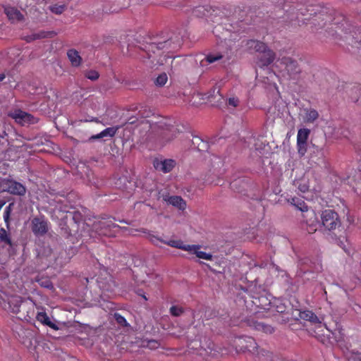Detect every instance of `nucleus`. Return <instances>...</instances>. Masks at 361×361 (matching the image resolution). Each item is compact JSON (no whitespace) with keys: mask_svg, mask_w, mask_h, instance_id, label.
Here are the masks:
<instances>
[{"mask_svg":"<svg viewBox=\"0 0 361 361\" xmlns=\"http://www.w3.org/2000/svg\"><path fill=\"white\" fill-rule=\"evenodd\" d=\"M298 152L300 155H304L307 152V142L300 143L297 142Z\"/></svg>","mask_w":361,"mask_h":361,"instance_id":"nucleus-42","label":"nucleus"},{"mask_svg":"<svg viewBox=\"0 0 361 361\" xmlns=\"http://www.w3.org/2000/svg\"><path fill=\"white\" fill-rule=\"evenodd\" d=\"M233 24H216L213 28L214 35L225 42H233L238 39V35L231 32Z\"/></svg>","mask_w":361,"mask_h":361,"instance_id":"nucleus-4","label":"nucleus"},{"mask_svg":"<svg viewBox=\"0 0 361 361\" xmlns=\"http://www.w3.org/2000/svg\"><path fill=\"white\" fill-rule=\"evenodd\" d=\"M42 286L46 288H49L52 286L51 283L49 281H47L44 283H42Z\"/></svg>","mask_w":361,"mask_h":361,"instance_id":"nucleus-50","label":"nucleus"},{"mask_svg":"<svg viewBox=\"0 0 361 361\" xmlns=\"http://www.w3.org/2000/svg\"><path fill=\"white\" fill-rule=\"evenodd\" d=\"M237 351H248L252 354L257 355H264V350H259L258 345L255 340L250 336L239 337L235 341Z\"/></svg>","mask_w":361,"mask_h":361,"instance_id":"nucleus-3","label":"nucleus"},{"mask_svg":"<svg viewBox=\"0 0 361 361\" xmlns=\"http://www.w3.org/2000/svg\"><path fill=\"white\" fill-rule=\"evenodd\" d=\"M310 130L307 128H300L298 131L297 142L300 143L307 142Z\"/></svg>","mask_w":361,"mask_h":361,"instance_id":"nucleus-32","label":"nucleus"},{"mask_svg":"<svg viewBox=\"0 0 361 361\" xmlns=\"http://www.w3.org/2000/svg\"><path fill=\"white\" fill-rule=\"evenodd\" d=\"M153 165L156 170L166 173L172 171L176 166V161L171 159L164 160L155 159Z\"/></svg>","mask_w":361,"mask_h":361,"instance_id":"nucleus-14","label":"nucleus"},{"mask_svg":"<svg viewBox=\"0 0 361 361\" xmlns=\"http://www.w3.org/2000/svg\"><path fill=\"white\" fill-rule=\"evenodd\" d=\"M241 183H244L243 180H242L240 178L235 179L233 182L231 183V188L234 190H237L238 192H241L240 190H238V188H237V186Z\"/></svg>","mask_w":361,"mask_h":361,"instance_id":"nucleus-46","label":"nucleus"},{"mask_svg":"<svg viewBox=\"0 0 361 361\" xmlns=\"http://www.w3.org/2000/svg\"><path fill=\"white\" fill-rule=\"evenodd\" d=\"M212 8L209 6H198L193 8L192 15L197 18H203L212 15Z\"/></svg>","mask_w":361,"mask_h":361,"instance_id":"nucleus-24","label":"nucleus"},{"mask_svg":"<svg viewBox=\"0 0 361 361\" xmlns=\"http://www.w3.org/2000/svg\"><path fill=\"white\" fill-rule=\"evenodd\" d=\"M174 126H167L166 128L162 129L161 133V142H169L174 137L176 136L177 130Z\"/></svg>","mask_w":361,"mask_h":361,"instance_id":"nucleus-27","label":"nucleus"},{"mask_svg":"<svg viewBox=\"0 0 361 361\" xmlns=\"http://www.w3.org/2000/svg\"><path fill=\"white\" fill-rule=\"evenodd\" d=\"M94 228L99 233L102 235H109L110 230L111 228L118 227L110 219H102L97 222L94 223Z\"/></svg>","mask_w":361,"mask_h":361,"instance_id":"nucleus-12","label":"nucleus"},{"mask_svg":"<svg viewBox=\"0 0 361 361\" xmlns=\"http://www.w3.org/2000/svg\"><path fill=\"white\" fill-rule=\"evenodd\" d=\"M168 80L167 75L165 73L160 74L155 80V84L157 86H164Z\"/></svg>","mask_w":361,"mask_h":361,"instance_id":"nucleus-39","label":"nucleus"},{"mask_svg":"<svg viewBox=\"0 0 361 361\" xmlns=\"http://www.w3.org/2000/svg\"><path fill=\"white\" fill-rule=\"evenodd\" d=\"M169 312L173 317H179L184 312V309L178 305H173L170 307Z\"/></svg>","mask_w":361,"mask_h":361,"instance_id":"nucleus-38","label":"nucleus"},{"mask_svg":"<svg viewBox=\"0 0 361 361\" xmlns=\"http://www.w3.org/2000/svg\"><path fill=\"white\" fill-rule=\"evenodd\" d=\"M50 11L55 14H61L66 9L64 4H54L49 6Z\"/></svg>","mask_w":361,"mask_h":361,"instance_id":"nucleus-37","label":"nucleus"},{"mask_svg":"<svg viewBox=\"0 0 361 361\" xmlns=\"http://www.w3.org/2000/svg\"><path fill=\"white\" fill-rule=\"evenodd\" d=\"M246 143L250 150L260 151L262 150L264 145L262 140V137L259 136L251 135L247 138Z\"/></svg>","mask_w":361,"mask_h":361,"instance_id":"nucleus-21","label":"nucleus"},{"mask_svg":"<svg viewBox=\"0 0 361 361\" xmlns=\"http://www.w3.org/2000/svg\"><path fill=\"white\" fill-rule=\"evenodd\" d=\"M114 317L116 322L119 325H121L122 326H128V324L126 319L121 314H120L118 313H115L114 315Z\"/></svg>","mask_w":361,"mask_h":361,"instance_id":"nucleus-40","label":"nucleus"},{"mask_svg":"<svg viewBox=\"0 0 361 361\" xmlns=\"http://www.w3.org/2000/svg\"><path fill=\"white\" fill-rule=\"evenodd\" d=\"M85 76L92 81H95L99 78V73L95 70H87L85 72Z\"/></svg>","mask_w":361,"mask_h":361,"instance_id":"nucleus-35","label":"nucleus"},{"mask_svg":"<svg viewBox=\"0 0 361 361\" xmlns=\"http://www.w3.org/2000/svg\"><path fill=\"white\" fill-rule=\"evenodd\" d=\"M8 116L15 120L16 123L21 126L27 124H34L37 122V119L32 114L23 111L20 109H16L13 112L9 113Z\"/></svg>","mask_w":361,"mask_h":361,"instance_id":"nucleus-7","label":"nucleus"},{"mask_svg":"<svg viewBox=\"0 0 361 361\" xmlns=\"http://www.w3.org/2000/svg\"><path fill=\"white\" fill-rule=\"evenodd\" d=\"M321 219L323 226L328 231L335 230L341 224L338 214L331 209L323 211Z\"/></svg>","mask_w":361,"mask_h":361,"instance_id":"nucleus-6","label":"nucleus"},{"mask_svg":"<svg viewBox=\"0 0 361 361\" xmlns=\"http://www.w3.org/2000/svg\"><path fill=\"white\" fill-rule=\"evenodd\" d=\"M117 130H118L117 127L106 128V129L102 130L101 133H99L97 135H92L90 137L89 140L93 141V140H95L97 139H101V138H103L105 137H113L116 135Z\"/></svg>","mask_w":361,"mask_h":361,"instance_id":"nucleus-26","label":"nucleus"},{"mask_svg":"<svg viewBox=\"0 0 361 361\" xmlns=\"http://www.w3.org/2000/svg\"><path fill=\"white\" fill-rule=\"evenodd\" d=\"M275 59V52L268 48L266 51L259 53V56L256 59V64L260 68L267 67L271 64Z\"/></svg>","mask_w":361,"mask_h":361,"instance_id":"nucleus-11","label":"nucleus"},{"mask_svg":"<svg viewBox=\"0 0 361 361\" xmlns=\"http://www.w3.org/2000/svg\"><path fill=\"white\" fill-rule=\"evenodd\" d=\"M63 213H69L68 211H67L66 209L61 210ZM70 214L72 215L73 220L76 223L78 224L82 219V215L78 212H74L73 213L70 212Z\"/></svg>","mask_w":361,"mask_h":361,"instance_id":"nucleus-41","label":"nucleus"},{"mask_svg":"<svg viewBox=\"0 0 361 361\" xmlns=\"http://www.w3.org/2000/svg\"><path fill=\"white\" fill-rule=\"evenodd\" d=\"M227 104L233 107H236L239 104V99L236 97H230L227 99Z\"/></svg>","mask_w":361,"mask_h":361,"instance_id":"nucleus-43","label":"nucleus"},{"mask_svg":"<svg viewBox=\"0 0 361 361\" xmlns=\"http://www.w3.org/2000/svg\"><path fill=\"white\" fill-rule=\"evenodd\" d=\"M303 228L308 233H314L317 230L318 220L316 214L313 210L302 214Z\"/></svg>","mask_w":361,"mask_h":361,"instance_id":"nucleus-9","label":"nucleus"},{"mask_svg":"<svg viewBox=\"0 0 361 361\" xmlns=\"http://www.w3.org/2000/svg\"><path fill=\"white\" fill-rule=\"evenodd\" d=\"M276 67L288 80H298L302 69L298 61L292 57L283 56L276 61Z\"/></svg>","mask_w":361,"mask_h":361,"instance_id":"nucleus-2","label":"nucleus"},{"mask_svg":"<svg viewBox=\"0 0 361 361\" xmlns=\"http://www.w3.org/2000/svg\"><path fill=\"white\" fill-rule=\"evenodd\" d=\"M67 57L71 62V64L74 68H78L81 66L82 59L79 52L75 49H70L67 51Z\"/></svg>","mask_w":361,"mask_h":361,"instance_id":"nucleus-22","label":"nucleus"},{"mask_svg":"<svg viewBox=\"0 0 361 361\" xmlns=\"http://www.w3.org/2000/svg\"><path fill=\"white\" fill-rule=\"evenodd\" d=\"M14 206L13 203H10L4 209V220L7 226L8 227L9 226V221H10V216L13 211V207Z\"/></svg>","mask_w":361,"mask_h":361,"instance_id":"nucleus-34","label":"nucleus"},{"mask_svg":"<svg viewBox=\"0 0 361 361\" xmlns=\"http://www.w3.org/2000/svg\"><path fill=\"white\" fill-rule=\"evenodd\" d=\"M97 118H94L90 120V121H95V122H97Z\"/></svg>","mask_w":361,"mask_h":361,"instance_id":"nucleus-56","label":"nucleus"},{"mask_svg":"<svg viewBox=\"0 0 361 361\" xmlns=\"http://www.w3.org/2000/svg\"><path fill=\"white\" fill-rule=\"evenodd\" d=\"M248 324L253 329H255L259 331H262L265 334H271L274 331V328L271 325L252 319L248 320Z\"/></svg>","mask_w":361,"mask_h":361,"instance_id":"nucleus-17","label":"nucleus"},{"mask_svg":"<svg viewBox=\"0 0 361 361\" xmlns=\"http://www.w3.org/2000/svg\"><path fill=\"white\" fill-rule=\"evenodd\" d=\"M6 185V190L11 194L17 195H24L25 194V187L17 181L8 180Z\"/></svg>","mask_w":361,"mask_h":361,"instance_id":"nucleus-15","label":"nucleus"},{"mask_svg":"<svg viewBox=\"0 0 361 361\" xmlns=\"http://www.w3.org/2000/svg\"><path fill=\"white\" fill-rule=\"evenodd\" d=\"M305 19L299 18L298 16H297V18L295 20H297L298 22H302L304 21ZM291 21L294 20L293 18L290 19Z\"/></svg>","mask_w":361,"mask_h":361,"instance_id":"nucleus-52","label":"nucleus"},{"mask_svg":"<svg viewBox=\"0 0 361 361\" xmlns=\"http://www.w3.org/2000/svg\"><path fill=\"white\" fill-rule=\"evenodd\" d=\"M224 56L225 54L222 52H210L206 55L203 60H202L201 63L202 65H204V63H213L216 61L222 59Z\"/></svg>","mask_w":361,"mask_h":361,"instance_id":"nucleus-29","label":"nucleus"},{"mask_svg":"<svg viewBox=\"0 0 361 361\" xmlns=\"http://www.w3.org/2000/svg\"><path fill=\"white\" fill-rule=\"evenodd\" d=\"M348 361H361V353H351L348 357Z\"/></svg>","mask_w":361,"mask_h":361,"instance_id":"nucleus-44","label":"nucleus"},{"mask_svg":"<svg viewBox=\"0 0 361 361\" xmlns=\"http://www.w3.org/2000/svg\"><path fill=\"white\" fill-rule=\"evenodd\" d=\"M202 140L199 137H195L192 140V145L197 147V146H199L200 145V141H202Z\"/></svg>","mask_w":361,"mask_h":361,"instance_id":"nucleus-48","label":"nucleus"},{"mask_svg":"<svg viewBox=\"0 0 361 361\" xmlns=\"http://www.w3.org/2000/svg\"><path fill=\"white\" fill-rule=\"evenodd\" d=\"M36 319L38 322H39L42 324L46 325L52 329L57 330L59 329L57 325L55 324L54 323H53L50 320L49 316L47 315V314L45 312H37V314L36 315Z\"/></svg>","mask_w":361,"mask_h":361,"instance_id":"nucleus-28","label":"nucleus"},{"mask_svg":"<svg viewBox=\"0 0 361 361\" xmlns=\"http://www.w3.org/2000/svg\"><path fill=\"white\" fill-rule=\"evenodd\" d=\"M276 311L283 313L286 311V307L283 305H277Z\"/></svg>","mask_w":361,"mask_h":361,"instance_id":"nucleus-49","label":"nucleus"},{"mask_svg":"<svg viewBox=\"0 0 361 361\" xmlns=\"http://www.w3.org/2000/svg\"><path fill=\"white\" fill-rule=\"evenodd\" d=\"M4 13L11 21H22L24 19L23 13L16 7L6 6L4 7Z\"/></svg>","mask_w":361,"mask_h":361,"instance_id":"nucleus-16","label":"nucleus"},{"mask_svg":"<svg viewBox=\"0 0 361 361\" xmlns=\"http://www.w3.org/2000/svg\"><path fill=\"white\" fill-rule=\"evenodd\" d=\"M169 44V39H164L163 40H159V38L156 37L150 39V42H147V45L145 46V49H147V51H152L154 53L156 49H163L167 47Z\"/></svg>","mask_w":361,"mask_h":361,"instance_id":"nucleus-13","label":"nucleus"},{"mask_svg":"<svg viewBox=\"0 0 361 361\" xmlns=\"http://www.w3.org/2000/svg\"><path fill=\"white\" fill-rule=\"evenodd\" d=\"M0 240L8 245H11L12 244L11 238L6 231L3 228L0 229Z\"/></svg>","mask_w":361,"mask_h":361,"instance_id":"nucleus-36","label":"nucleus"},{"mask_svg":"<svg viewBox=\"0 0 361 361\" xmlns=\"http://www.w3.org/2000/svg\"><path fill=\"white\" fill-rule=\"evenodd\" d=\"M197 149L200 152H206L209 149V144L202 140L200 141V145L197 147Z\"/></svg>","mask_w":361,"mask_h":361,"instance_id":"nucleus-45","label":"nucleus"},{"mask_svg":"<svg viewBox=\"0 0 361 361\" xmlns=\"http://www.w3.org/2000/svg\"><path fill=\"white\" fill-rule=\"evenodd\" d=\"M0 307L7 312L13 314L22 312L24 317H31L34 315V304L23 300L18 295H11L6 299L0 295Z\"/></svg>","mask_w":361,"mask_h":361,"instance_id":"nucleus-1","label":"nucleus"},{"mask_svg":"<svg viewBox=\"0 0 361 361\" xmlns=\"http://www.w3.org/2000/svg\"><path fill=\"white\" fill-rule=\"evenodd\" d=\"M57 35V32L54 30L50 31H44L41 30L38 32L33 33L30 35H27L24 37V39L27 42H31L33 40L38 39H44V38H53Z\"/></svg>","mask_w":361,"mask_h":361,"instance_id":"nucleus-18","label":"nucleus"},{"mask_svg":"<svg viewBox=\"0 0 361 361\" xmlns=\"http://www.w3.org/2000/svg\"><path fill=\"white\" fill-rule=\"evenodd\" d=\"M163 200L181 210H184L186 207L185 202L180 196L166 195H163Z\"/></svg>","mask_w":361,"mask_h":361,"instance_id":"nucleus-19","label":"nucleus"},{"mask_svg":"<svg viewBox=\"0 0 361 361\" xmlns=\"http://www.w3.org/2000/svg\"><path fill=\"white\" fill-rule=\"evenodd\" d=\"M48 229V222L44 217H35L32 220V231L36 236L44 235Z\"/></svg>","mask_w":361,"mask_h":361,"instance_id":"nucleus-10","label":"nucleus"},{"mask_svg":"<svg viewBox=\"0 0 361 361\" xmlns=\"http://www.w3.org/2000/svg\"><path fill=\"white\" fill-rule=\"evenodd\" d=\"M217 93L219 94V99H218V102L220 99H224L223 96L219 93V90H217Z\"/></svg>","mask_w":361,"mask_h":361,"instance_id":"nucleus-55","label":"nucleus"},{"mask_svg":"<svg viewBox=\"0 0 361 361\" xmlns=\"http://www.w3.org/2000/svg\"><path fill=\"white\" fill-rule=\"evenodd\" d=\"M148 345L150 348H156L158 347L159 343L157 341L151 340L148 342Z\"/></svg>","mask_w":361,"mask_h":361,"instance_id":"nucleus-47","label":"nucleus"},{"mask_svg":"<svg viewBox=\"0 0 361 361\" xmlns=\"http://www.w3.org/2000/svg\"><path fill=\"white\" fill-rule=\"evenodd\" d=\"M172 247L188 251L190 253L195 254L198 258L211 260L212 255L203 251H200V246L198 245H185L183 241L170 242L169 243Z\"/></svg>","mask_w":361,"mask_h":361,"instance_id":"nucleus-5","label":"nucleus"},{"mask_svg":"<svg viewBox=\"0 0 361 361\" xmlns=\"http://www.w3.org/2000/svg\"><path fill=\"white\" fill-rule=\"evenodd\" d=\"M295 185L297 186L298 190L302 193H305L309 190L310 185L308 180L305 179L296 181Z\"/></svg>","mask_w":361,"mask_h":361,"instance_id":"nucleus-33","label":"nucleus"},{"mask_svg":"<svg viewBox=\"0 0 361 361\" xmlns=\"http://www.w3.org/2000/svg\"><path fill=\"white\" fill-rule=\"evenodd\" d=\"M304 122L307 123H314L319 118V113L314 109H305Z\"/></svg>","mask_w":361,"mask_h":361,"instance_id":"nucleus-30","label":"nucleus"},{"mask_svg":"<svg viewBox=\"0 0 361 361\" xmlns=\"http://www.w3.org/2000/svg\"><path fill=\"white\" fill-rule=\"evenodd\" d=\"M348 30L350 32H345L343 38L350 44L353 47H356L357 49H361V31L360 29H355L353 24H347Z\"/></svg>","mask_w":361,"mask_h":361,"instance_id":"nucleus-8","label":"nucleus"},{"mask_svg":"<svg viewBox=\"0 0 361 361\" xmlns=\"http://www.w3.org/2000/svg\"><path fill=\"white\" fill-rule=\"evenodd\" d=\"M299 317L303 320L309 321L312 323H317L318 322L317 315L310 310L300 311Z\"/></svg>","mask_w":361,"mask_h":361,"instance_id":"nucleus-31","label":"nucleus"},{"mask_svg":"<svg viewBox=\"0 0 361 361\" xmlns=\"http://www.w3.org/2000/svg\"><path fill=\"white\" fill-rule=\"evenodd\" d=\"M139 295L142 296L145 300H147V298L145 294H141L140 292L137 293Z\"/></svg>","mask_w":361,"mask_h":361,"instance_id":"nucleus-54","label":"nucleus"},{"mask_svg":"<svg viewBox=\"0 0 361 361\" xmlns=\"http://www.w3.org/2000/svg\"><path fill=\"white\" fill-rule=\"evenodd\" d=\"M6 78V75L4 73L0 74V82L4 80V79Z\"/></svg>","mask_w":361,"mask_h":361,"instance_id":"nucleus-53","label":"nucleus"},{"mask_svg":"<svg viewBox=\"0 0 361 361\" xmlns=\"http://www.w3.org/2000/svg\"><path fill=\"white\" fill-rule=\"evenodd\" d=\"M287 202L303 213L307 212L309 210L308 206L306 204L305 201L300 197H291L287 198Z\"/></svg>","mask_w":361,"mask_h":361,"instance_id":"nucleus-25","label":"nucleus"},{"mask_svg":"<svg viewBox=\"0 0 361 361\" xmlns=\"http://www.w3.org/2000/svg\"><path fill=\"white\" fill-rule=\"evenodd\" d=\"M140 231L144 233H147V238L148 240L154 245L156 246H158V243L160 242V243H164L170 247H171V245H169V243L170 242H177V241H180L181 240H165L164 239H162L161 238L157 236V235H155L154 234H152L149 231H148L147 229H145V228H141L140 230Z\"/></svg>","mask_w":361,"mask_h":361,"instance_id":"nucleus-23","label":"nucleus"},{"mask_svg":"<svg viewBox=\"0 0 361 361\" xmlns=\"http://www.w3.org/2000/svg\"><path fill=\"white\" fill-rule=\"evenodd\" d=\"M245 46L248 50L254 51L259 54L266 51V49L269 48L264 42L255 39L247 40Z\"/></svg>","mask_w":361,"mask_h":361,"instance_id":"nucleus-20","label":"nucleus"},{"mask_svg":"<svg viewBox=\"0 0 361 361\" xmlns=\"http://www.w3.org/2000/svg\"><path fill=\"white\" fill-rule=\"evenodd\" d=\"M326 34H327V37H329V36H331V37H334V32L333 30H331V31H326Z\"/></svg>","mask_w":361,"mask_h":361,"instance_id":"nucleus-51","label":"nucleus"}]
</instances>
